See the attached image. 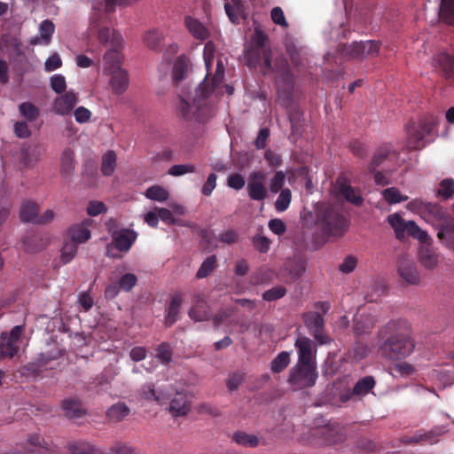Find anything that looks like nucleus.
I'll return each mask as SVG.
<instances>
[{"label": "nucleus", "mask_w": 454, "mask_h": 454, "mask_svg": "<svg viewBox=\"0 0 454 454\" xmlns=\"http://www.w3.org/2000/svg\"><path fill=\"white\" fill-rule=\"evenodd\" d=\"M378 352L385 359L396 361L411 355L415 348L410 324L402 318L392 319L378 333Z\"/></svg>", "instance_id": "f257e3e1"}, {"label": "nucleus", "mask_w": 454, "mask_h": 454, "mask_svg": "<svg viewBox=\"0 0 454 454\" xmlns=\"http://www.w3.org/2000/svg\"><path fill=\"white\" fill-rule=\"evenodd\" d=\"M301 217L305 226L317 225L329 236H341L347 228L345 219L338 207L325 202L315 204L312 210L304 208Z\"/></svg>", "instance_id": "f03ea898"}, {"label": "nucleus", "mask_w": 454, "mask_h": 454, "mask_svg": "<svg viewBox=\"0 0 454 454\" xmlns=\"http://www.w3.org/2000/svg\"><path fill=\"white\" fill-rule=\"evenodd\" d=\"M425 219L437 230L438 239L447 246L454 233V217L437 203L422 204Z\"/></svg>", "instance_id": "7ed1b4c3"}, {"label": "nucleus", "mask_w": 454, "mask_h": 454, "mask_svg": "<svg viewBox=\"0 0 454 454\" xmlns=\"http://www.w3.org/2000/svg\"><path fill=\"white\" fill-rule=\"evenodd\" d=\"M276 73V84L278 88V98L283 106L292 100L294 90V76L290 72L287 60L283 57H278L274 60L272 70L268 74Z\"/></svg>", "instance_id": "20e7f679"}, {"label": "nucleus", "mask_w": 454, "mask_h": 454, "mask_svg": "<svg viewBox=\"0 0 454 454\" xmlns=\"http://www.w3.org/2000/svg\"><path fill=\"white\" fill-rule=\"evenodd\" d=\"M210 94L211 89L205 81H201L195 87V92L192 98V106L196 108L193 111L192 121L205 123L215 114L214 106L205 102Z\"/></svg>", "instance_id": "39448f33"}, {"label": "nucleus", "mask_w": 454, "mask_h": 454, "mask_svg": "<svg viewBox=\"0 0 454 454\" xmlns=\"http://www.w3.org/2000/svg\"><path fill=\"white\" fill-rule=\"evenodd\" d=\"M317 378L316 365L297 364L289 372L288 383L294 390H301L314 386Z\"/></svg>", "instance_id": "423d86ee"}, {"label": "nucleus", "mask_w": 454, "mask_h": 454, "mask_svg": "<svg viewBox=\"0 0 454 454\" xmlns=\"http://www.w3.org/2000/svg\"><path fill=\"white\" fill-rule=\"evenodd\" d=\"M266 174L257 170L249 174L247 191L252 200L262 201L268 197V189L265 184Z\"/></svg>", "instance_id": "0eeeda50"}, {"label": "nucleus", "mask_w": 454, "mask_h": 454, "mask_svg": "<svg viewBox=\"0 0 454 454\" xmlns=\"http://www.w3.org/2000/svg\"><path fill=\"white\" fill-rule=\"evenodd\" d=\"M399 276L410 285H419L420 276L414 262L407 255L402 254L397 261Z\"/></svg>", "instance_id": "6e6552de"}, {"label": "nucleus", "mask_w": 454, "mask_h": 454, "mask_svg": "<svg viewBox=\"0 0 454 454\" xmlns=\"http://www.w3.org/2000/svg\"><path fill=\"white\" fill-rule=\"evenodd\" d=\"M302 317L305 325L320 344H326L330 341V338L323 333L324 318L319 313L307 312L303 314Z\"/></svg>", "instance_id": "1a4fd4ad"}, {"label": "nucleus", "mask_w": 454, "mask_h": 454, "mask_svg": "<svg viewBox=\"0 0 454 454\" xmlns=\"http://www.w3.org/2000/svg\"><path fill=\"white\" fill-rule=\"evenodd\" d=\"M316 434L321 436L328 444H335L346 439V432L343 427L336 422H329L326 425H317Z\"/></svg>", "instance_id": "9d476101"}, {"label": "nucleus", "mask_w": 454, "mask_h": 454, "mask_svg": "<svg viewBox=\"0 0 454 454\" xmlns=\"http://www.w3.org/2000/svg\"><path fill=\"white\" fill-rule=\"evenodd\" d=\"M254 41L255 48H261L263 50V62L261 66V71L263 75H268V74L272 70V64L270 61L271 50L269 47H266L268 36L260 28L256 27L254 30Z\"/></svg>", "instance_id": "9b49d317"}, {"label": "nucleus", "mask_w": 454, "mask_h": 454, "mask_svg": "<svg viewBox=\"0 0 454 454\" xmlns=\"http://www.w3.org/2000/svg\"><path fill=\"white\" fill-rule=\"evenodd\" d=\"M312 340L307 337H299L295 341V346L299 351V359L297 364L316 365L312 354Z\"/></svg>", "instance_id": "f8f14e48"}, {"label": "nucleus", "mask_w": 454, "mask_h": 454, "mask_svg": "<svg viewBox=\"0 0 454 454\" xmlns=\"http://www.w3.org/2000/svg\"><path fill=\"white\" fill-rule=\"evenodd\" d=\"M285 107L291 124L292 136L295 138L300 137L302 133V112L299 106L291 104V101Z\"/></svg>", "instance_id": "ddd939ff"}, {"label": "nucleus", "mask_w": 454, "mask_h": 454, "mask_svg": "<svg viewBox=\"0 0 454 454\" xmlns=\"http://www.w3.org/2000/svg\"><path fill=\"white\" fill-rule=\"evenodd\" d=\"M77 103V97L73 91H68L58 97L53 103L55 113L66 115L68 114Z\"/></svg>", "instance_id": "4468645a"}, {"label": "nucleus", "mask_w": 454, "mask_h": 454, "mask_svg": "<svg viewBox=\"0 0 454 454\" xmlns=\"http://www.w3.org/2000/svg\"><path fill=\"white\" fill-rule=\"evenodd\" d=\"M111 78L109 84L113 91L117 94H122L128 88L129 77L126 70L117 68L110 71Z\"/></svg>", "instance_id": "2eb2a0df"}, {"label": "nucleus", "mask_w": 454, "mask_h": 454, "mask_svg": "<svg viewBox=\"0 0 454 454\" xmlns=\"http://www.w3.org/2000/svg\"><path fill=\"white\" fill-rule=\"evenodd\" d=\"M418 259L427 270H434L438 266V254L431 248V241L420 247Z\"/></svg>", "instance_id": "dca6fc26"}, {"label": "nucleus", "mask_w": 454, "mask_h": 454, "mask_svg": "<svg viewBox=\"0 0 454 454\" xmlns=\"http://www.w3.org/2000/svg\"><path fill=\"white\" fill-rule=\"evenodd\" d=\"M376 322L375 317L370 314L356 316L354 319L353 332L357 336L369 333Z\"/></svg>", "instance_id": "f3484780"}, {"label": "nucleus", "mask_w": 454, "mask_h": 454, "mask_svg": "<svg viewBox=\"0 0 454 454\" xmlns=\"http://www.w3.org/2000/svg\"><path fill=\"white\" fill-rule=\"evenodd\" d=\"M168 410L174 417L185 416L190 411L186 395L182 392H177L171 400Z\"/></svg>", "instance_id": "a211bd4d"}, {"label": "nucleus", "mask_w": 454, "mask_h": 454, "mask_svg": "<svg viewBox=\"0 0 454 454\" xmlns=\"http://www.w3.org/2000/svg\"><path fill=\"white\" fill-rule=\"evenodd\" d=\"M380 42L374 40L356 42V59L372 58L379 53Z\"/></svg>", "instance_id": "6ab92c4d"}, {"label": "nucleus", "mask_w": 454, "mask_h": 454, "mask_svg": "<svg viewBox=\"0 0 454 454\" xmlns=\"http://www.w3.org/2000/svg\"><path fill=\"white\" fill-rule=\"evenodd\" d=\"M407 131V146L411 150L420 149L424 146V134L416 125V123H410L406 127Z\"/></svg>", "instance_id": "aec40b11"}, {"label": "nucleus", "mask_w": 454, "mask_h": 454, "mask_svg": "<svg viewBox=\"0 0 454 454\" xmlns=\"http://www.w3.org/2000/svg\"><path fill=\"white\" fill-rule=\"evenodd\" d=\"M192 69L190 59L184 55L179 56L173 67L172 78L176 83L184 80Z\"/></svg>", "instance_id": "412c9836"}, {"label": "nucleus", "mask_w": 454, "mask_h": 454, "mask_svg": "<svg viewBox=\"0 0 454 454\" xmlns=\"http://www.w3.org/2000/svg\"><path fill=\"white\" fill-rule=\"evenodd\" d=\"M137 239V233L129 230H122L114 236V243L119 251H128Z\"/></svg>", "instance_id": "4be33fe9"}, {"label": "nucleus", "mask_w": 454, "mask_h": 454, "mask_svg": "<svg viewBox=\"0 0 454 454\" xmlns=\"http://www.w3.org/2000/svg\"><path fill=\"white\" fill-rule=\"evenodd\" d=\"M39 206L34 201H24L20 207V218L23 223H36Z\"/></svg>", "instance_id": "5701e85b"}, {"label": "nucleus", "mask_w": 454, "mask_h": 454, "mask_svg": "<svg viewBox=\"0 0 454 454\" xmlns=\"http://www.w3.org/2000/svg\"><path fill=\"white\" fill-rule=\"evenodd\" d=\"M391 154L396 153L390 145L385 144L380 146L374 153L373 157L372 158V160L368 166V170L370 172H374L375 169L380 164H382Z\"/></svg>", "instance_id": "b1692460"}, {"label": "nucleus", "mask_w": 454, "mask_h": 454, "mask_svg": "<svg viewBox=\"0 0 454 454\" xmlns=\"http://www.w3.org/2000/svg\"><path fill=\"white\" fill-rule=\"evenodd\" d=\"M22 243L25 252L34 254L44 249L48 245V240L41 236L31 235L25 237Z\"/></svg>", "instance_id": "393cba45"}, {"label": "nucleus", "mask_w": 454, "mask_h": 454, "mask_svg": "<svg viewBox=\"0 0 454 454\" xmlns=\"http://www.w3.org/2000/svg\"><path fill=\"white\" fill-rule=\"evenodd\" d=\"M61 175L67 179H70L74 171V153L70 148H66L61 155Z\"/></svg>", "instance_id": "a878e982"}, {"label": "nucleus", "mask_w": 454, "mask_h": 454, "mask_svg": "<svg viewBox=\"0 0 454 454\" xmlns=\"http://www.w3.org/2000/svg\"><path fill=\"white\" fill-rule=\"evenodd\" d=\"M183 302L181 294H175L170 301L168 314L165 317V325L171 326L178 318V314Z\"/></svg>", "instance_id": "bb28decb"}, {"label": "nucleus", "mask_w": 454, "mask_h": 454, "mask_svg": "<svg viewBox=\"0 0 454 454\" xmlns=\"http://www.w3.org/2000/svg\"><path fill=\"white\" fill-rule=\"evenodd\" d=\"M440 430H429L427 432L419 431L413 436L403 437V442L404 443H419L421 442H437L438 436L441 435Z\"/></svg>", "instance_id": "cd10ccee"}, {"label": "nucleus", "mask_w": 454, "mask_h": 454, "mask_svg": "<svg viewBox=\"0 0 454 454\" xmlns=\"http://www.w3.org/2000/svg\"><path fill=\"white\" fill-rule=\"evenodd\" d=\"M62 409L65 416L69 419L80 418L85 413L81 403L76 399L64 400L62 402Z\"/></svg>", "instance_id": "c85d7f7f"}, {"label": "nucleus", "mask_w": 454, "mask_h": 454, "mask_svg": "<svg viewBox=\"0 0 454 454\" xmlns=\"http://www.w3.org/2000/svg\"><path fill=\"white\" fill-rule=\"evenodd\" d=\"M45 367L44 363L41 361V358L37 356L35 361L29 362L21 367L20 373L25 377L37 378L41 376Z\"/></svg>", "instance_id": "c756f323"}, {"label": "nucleus", "mask_w": 454, "mask_h": 454, "mask_svg": "<svg viewBox=\"0 0 454 454\" xmlns=\"http://www.w3.org/2000/svg\"><path fill=\"white\" fill-rule=\"evenodd\" d=\"M130 412L129 408L124 403L113 404L106 411L109 419L114 422H120L124 419Z\"/></svg>", "instance_id": "7c9ffc66"}, {"label": "nucleus", "mask_w": 454, "mask_h": 454, "mask_svg": "<svg viewBox=\"0 0 454 454\" xmlns=\"http://www.w3.org/2000/svg\"><path fill=\"white\" fill-rule=\"evenodd\" d=\"M191 92L188 90H184L182 95L179 96V103L176 106V111L178 112L181 118L185 121H192L193 120V112L191 111V106L189 102L185 99L184 97L188 98H192L190 97Z\"/></svg>", "instance_id": "2f4dec72"}, {"label": "nucleus", "mask_w": 454, "mask_h": 454, "mask_svg": "<svg viewBox=\"0 0 454 454\" xmlns=\"http://www.w3.org/2000/svg\"><path fill=\"white\" fill-rule=\"evenodd\" d=\"M387 222L394 229L398 239H403L408 227V222H405L400 215L392 214L387 216Z\"/></svg>", "instance_id": "473e14b6"}, {"label": "nucleus", "mask_w": 454, "mask_h": 454, "mask_svg": "<svg viewBox=\"0 0 454 454\" xmlns=\"http://www.w3.org/2000/svg\"><path fill=\"white\" fill-rule=\"evenodd\" d=\"M232 439L236 443L244 447L254 448L257 447L260 443V440L256 435L247 434L244 431L235 432L233 434Z\"/></svg>", "instance_id": "72a5a7b5"}, {"label": "nucleus", "mask_w": 454, "mask_h": 454, "mask_svg": "<svg viewBox=\"0 0 454 454\" xmlns=\"http://www.w3.org/2000/svg\"><path fill=\"white\" fill-rule=\"evenodd\" d=\"M68 235L71 241L77 243H84L90 238V231L83 223L81 225H74L68 230Z\"/></svg>", "instance_id": "f704fd0d"}, {"label": "nucleus", "mask_w": 454, "mask_h": 454, "mask_svg": "<svg viewBox=\"0 0 454 454\" xmlns=\"http://www.w3.org/2000/svg\"><path fill=\"white\" fill-rule=\"evenodd\" d=\"M435 61L447 77L454 76V59L447 53H440Z\"/></svg>", "instance_id": "c9c22d12"}, {"label": "nucleus", "mask_w": 454, "mask_h": 454, "mask_svg": "<svg viewBox=\"0 0 454 454\" xmlns=\"http://www.w3.org/2000/svg\"><path fill=\"white\" fill-rule=\"evenodd\" d=\"M186 26L189 31L198 39L205 40L208 36L207 28L199 20L191 17L185 19Z\"/></svg>", "instance_id": "e433bc0d"}, {"label": "nucleus", "mask_w": 454, "mask_h": 454, "mask_svg": "<svg viewBox=\"0 0 454 454\" xmlns=\"http://www.w3.org/2000/svg\"><path fill=\"white\" fill-rule=\"evenodd\" d=\"M339 192L349 202L355 206H361L363 204V198L355 193L354 189L346 184L340 183L338 179Z\"/></svg>", "instance_id": "4c0bfd02"}, {"label": "nucleus", "mask_w": 454, "mask_h": 454, "mask_svg": "<svg viewBox=\"0 0 454 454\" xmlns=\"http://www.w3.org/2000/svg\"><path fill=\"white\" fill-rule=\"evenodd\" d=\"M244 58L247 66L249 67H256L261 60H263V50L252 46L245 51Z\"/></svg>", "instance_id": "58836bf2"}, {"label": "nucleus", "mask_w": 454, "mask_h": 454, "mask_svg": "<svg viewBox=\"0 0 454 454\" xmlns=\"http://www.w3.org/2000/svg\"><path fill=\"white\" fill-rule=\"evenodd\" d=\"M375 386V380L372 376H366L359 380L353 387V394L356 395H364L370 392Z\"/></svg>", "instance_id": "ea45409f"}, {"label": "nucleus", "mask_w": 454, "mask_h": 454, "mask_svg": "<svg viewBox=\"0 0 454 454\" xmlns=\"http://www.w3.org/2000/svg\"><path fill=\"white\" fill-rule=\"evenodd\" d=\"M407 233L423 244L432 241L427 232L423 231L414 221H408Z\"/></svg>", "instance_id": "a19ab883"}, {"label": "nucleus", "mask_w": 454, "mask_h": 454, "mask_svg": "<svg viewBox=\"0 0 454 454\" xmlns=\"http://www.w3.org/2000/svg\"><path fill=\"white\" fill-rule=\"evenodd\" d=\"M145 195L146 198L152 200H156L160 202L166 201L169 197L168 192L160 185H153L149 187L145 191Z\"/></svg>", "instance_id": "79ce46f5"}, {"label": "nucleus", "mask_w": 454, "mask_h": 454, "mask_svg": "<svg viewBox=\"0 0 454 454\" xmlns=\"http://www.w3.org/2000/svg\"><path fill=\"white\" fill-rule=\"evenodd\" d=\"M116 166V154L114 151H108L102 159L101 171L105 176H111Z\"/></svg>", "instance_id": "37998d69"}, {"label": "nucleus", "mask_w": 454, "mask_h": 454, "mask_svg": "<svg viewBox=\"0 0 454 454\" xmlns=\"http://www.w3.org/2000/svg\"><path fill=\"white\" fill-rule=\"evenodd\" d=\"M439 14L447 23L454 24V0H442Z\"/></svg>", "instance_id": "c03bdc74"}, {"label": "nucleus", "mask_w": 454, "mask_h": 454, "mask_svg": "<svg viewBox=\"0 0 454 454\" xmlns=\"http://www.w3.org/2000/svg\"><path fill=\"white\" fill-rule=\"evenodd\" d=\"M18 344L7 340L5 337H0V356L12 358L18 352Z\"/></svg>", "instance_id": "a18cd8bd"}, {"label": "nucleus", "mask_w": 454, "mask_h": 454, "mask_svg": "<svg viewBox=\"0 0 454 454\" xmlns=\"http://www.w3.org/2000/svg\"><path fill=\"white\" fill-rule=\"evenodd\" d=\"M20 114L28 121H34L39 116L38 108L30 102H24L19 106Z\"/></svg>", "instance_id": "49530a36"}, {"label": "nucleus", "mask_w": 454, "mask_h": 454, "mask_svg": "<svg viewBox=\"0 0 454 454\" xmlns=\"http://www.w3.org/2000/svg\"><path fill=\"white\" fill-rule=\"evenodd\" d=\"M104 59L107 65L106 68L110 72L111 70L121 68L122 55L115 50H111L105 54Z\"/></svg>", "instance_id": "de8ad7c7"}, {"label": "nucleus", "mask_w": 454, "mask_h": 454, "mask_svg": "<svg viewBox=\"0 0 454 454\" xmlns=\"http://www.w3.org/2000/svg\"><path fill=\"white\" fill-rule=\"evenodd\" d=\"M189 317L196 322L206 321L211 318L210 313L204 309V303L198 302L196 306L192 307L189 310Z\"/></svg>", "instance_id": "09e8293b"}, {"label": "nucleus", "mask_w": 454, "mask_h": 454, "mask_svg": "<svg viewBox=\"0 0 454 454\" xmlns=\"http://www.w3.org/2000/svg\"><path fill=\"white\" fill-rule=\"evenodd\" d=\"M292 192L290 189L285 188L281 190L277 200L275 201V209L278 212L286 210L291 203Z\"/></svg>", "instance_id": "8fccbe9b"}, {"label": "nucleus", "mask_w": 454, "mask_h": 454, "mask_svg": "<svg viewBox=\"0 0 454 454\" xmlns=\"http://www.w3.org/2000/svg\"><path fill=\"white\" fill-rule=\"evenodd\" d=\"M382 196L389 204H395L408 200V196L402 195L399 190L395 187H390L383 190Z\"/></svg>", "instance_id": "3c124183"}, {"label": "nucleus", "mask_w": 454, "mask_h": 454, "mask_svg": "<svg viewBox=\"0 0 454 454\" xmlns=\"http://www.w3.org/2000/svg\"><path fill=\"white\" fill-rule=\"evenodd\" d=\"M163 35L157 30L149 31L145 35V43L150 49L153 51H159L160 49V44L162 41Z\"/></svg>", "instance_id": "603ef678"}, {"label": "nucleus", "mask_w": 454, "mask_h": 454, "mask_svg": "<svg viewBox=\"0 0 454 454\" xmlns=\"http://www.w3.org/2000/svg\"><path fill=\"white\" fill-rule=\"evenodd\" d=\"M289 362V353L283 351L279 353L271 362V371L273 372L278 373L287 367Z\"/></svg>", "instance_id": "864d4df0"}, {"label": "nucleus", "mask_w": 454, "mask_h": 454, "mask_svg": "<svg viewBox=\"0 0 454 454\" xmlns=\"http://www.w3.org/2000/svg\"><path fill=\"white\" fill-rule=\"evenodd\" d=\"M216 266V256H208L200 265L197 271L196 277L198 278H203L208 276Z\"/></svg>", "instance_id": "5fc2aeb1"}, {"label": "nucleus", "mask_w": 454, "mask_h": 454, "mask_svg": "<svg viewBox=\"0 0 454 454\" xmlns=\"http://www.w3.org/2000/svg\"><path fill=\"white\" fill-rule=\"evenodd\" d=\"M437 190V195L442 197L444 200L451 199L454 195V180L446 178L441 181Z\"/></svg>", "instance_id": "6e6d98bb"}, {"label": "nucleus", "mask_w": 454, "mask_h": 454, "mask_svg": "<svg viewBox=\"0 0 454 454\" xmlns=\"http://www.w3.org/2000/svg\"><path fill=\"white\" fill-rule=\"evenodd\" d=\"M286 181V174L283 171H277L274 176L270 179L269 190L272 193H277L283 190V186Z\"/></svg>", "instance_id": "4d7b16f0"}, {"label": "nucleus", "mask_w": 454, "mask_h": 454, "mask_svg": "<svg viewBox=\"0 0 454 454\" xmlns=\"http://www.w3.org/2000/svg\"><path fill=\"white\" fill-rule=\"evenodd\" d=\"M39 30L41 40L44 44H48L54 32V24L51 20H45L40 24Z\"/></svg>", "instance_id": "13d9d810"}, {"label": "nucleus", "mask_w": 454, "mask_h": 454, "mask_svg": "<svg viewBox=\"0 0 454 454\" xmlns=\"http://www.w3.org/2000/svg\"><path fill=\"white\" fill-rule=\"evenodd\" d=\"M98 36L99 41L103 43H106L110 40H112L114 46H117L120 43L119 35H117L115 33L111 34L110 29L106 27H104L98 30Z\"/></svg>", "instance_id": "bf43d9fd"}, {"label": "nucleus", "mask_w": 454, "mask_h": 454, "mask_svg": "<svg viewBox=\"0 0 454 454\" xmlns=\"http://www.w3.org/2000/svg\"><path fill=\"white\" fill-rule=\"evenodd\" d=\"M286 288L282 286H278L265 291L262 294V299L268 301H277L286 294Z\"/></svg>", "instance_id": "052dcab7"}, {"label": "nucleus", "mask_w": 454, "mask_h": 454, "mask_svg": "<svg viewBox=\"0 0 454 454\" xmlns=\"http://www.w3.org/2000/svg\"><path fill=\"white\" fill-rule=\"evenodd\" d=\"M356 42H353L350 44L340 43L337 47V52L341 54L348 59H356Z\"/></svg>", "instance_id": "680f3d73"}, {"label": "nucleus", "mask_w": 454, "mask_h": 454, "mask_svg": "<svg viewBox=\"0 0 454 454\" xmlns=\"http://www.w3.org/2000/svg\"><path fill=\"white\" fill-rule=\"evenodd\" d=\"M66 350L62 348H56L53 350H48L45 352L40 353L38 356L41 358V361L44 363L45 365L49 364L50 362L57 360L64 356Z\"/></svg>", "instance_id": "e2e57ef3"}, {"label": "nucleus", "mask_w": 454, "mask_h": 454, "mask_svg": "<svg viewBox=\"0 0 454 454\" xmlns=\"http://www.w3.org/2000/svg\"><path fill=\"white\" fill-rule=\"evenodd\" d=\"M104 3H98V5H93L94 12L91 14L90 20V31L98 30L101 21L105 15L100 12Z\"/></svg>", "instance_id": "0e129e2a"}, {"label": "nucleus", "mask_w": 454, "mask_h": 454, "mask_svg": "<svg viewBox=\"0 0 454 454\" xmlns=\"http://www.w3.org/2000/svg\"><path fill=\"white\" fill-rule=\"evenodd\" d=\"M196 170L197 168L193 164H178L170 167L168 173L171 176H178L186 173H194Z\"/></svg>", "instance_id": "69168bd1"}, {"label": "nucleus", "mask_w": 454, "mask_h": 454, "mask_svg": "<svg viewBox=\"0 0 454 454\" xmlns=\"http://www.w3.org/2000/svg\"><path fill=\"white\" fill-rule=\"evenodd\" d=\"M77 244L73 241L66 242L62 247L61 260L64 263L69 262L75 255Z\"/></svg>", "instance_id": "338daca9"}, {"label": "nucleus", "mask_w": 454, "mask_h": 454, "mask_svg": "<svg viewBox=\"0 0 454 454\" xmlns=\"http://www.w3.org/2000/svg\"><path fill=\"white\" fill-rule=\"evenodd\" d=\"M368 354V347L366 344L362 343L360 341H356L352 349L350 350V355L353 359L357 361L364 359L366 357Z\"/></svg>", "instance_id": "774afa93"}]
</instances>
